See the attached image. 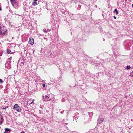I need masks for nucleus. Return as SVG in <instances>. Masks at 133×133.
I'll use <instances>...</instances> for the list:
<instances>
[{
  "label": "nucleus",
  "mask_w": 133,
  "mask_h": 133,
  "mask_svg": "<svg viewBox=\"0 0 133 133\" xmlns=\"http://www.w3.org/2000/svg\"><path fill=\"white\" fill-rule=\"evenodd\" d=\"M7 30L5 28L2 24H0V35H5L7 32Z\"/></svg>",
  "instance_id": "f257e3e1"
},
{
  "label": "nucleus",
  "mask_w": 133,
  "mask_h": 133,
  "mask_svg": "<svg viewBox=\"0 0 133 133\" xmlns=\"http://www.w3.org/2000/svg\"><path fill=\"white\" fill-rule=\"evenodd\" d=\"M14 109L16 110L18 112H20L21 111V108L17 104H15L14 106Z\"/></svg>",
  "instance_id": "f03ea898"
},
{
  "label": "nucleus",
  "mask_w": 133,
  "mask_h": 133,
  "mask_svg": "<svg viewBox=\"0 0 133 133\" xmlns=\"http://www.w3.org/2000/svg\"><path fill=\"white\" fill-rule=\"evenodd\" d=\"M11 62L10 59L9 58L7 60V63L5 64V67L7 69H9L11 68V65L10 63Z\"/></svg>",
  "instance_id": "7ed1b4c3"
},
{
  "label": "nucleus",
  "mask_w": 133,
  "mask_h": 133,
  "mask_svg": "<svg viewBox=\"0 0 133 133\" xmlns=\"http://www.w3.org/2000/svg\"><path fill=\"white\" fill-rule=\"evenodd\" d=\"M104 119L102 117H99L98 119V123L101 124L104 121Z\"/></svg>",
  "instance_id": "20e7f679"
},
{
  "label": "nucleus",
  "mask_w": 133,
  "mask_h": 133,
  "mask_svg": "<svg viewBox=\"0 0 133 133\" xmlns=\"http://www.w3.org/2000/svg\"><path fill=\"white\" fill-rule=\"evenodd\" d=\"M28 42L31 45H33L34 43V41L33 38H30Z\"/></svg>",
  "instance_id": "39448f33"
},
{
  "label": "nucleus",
  "mask_w": 133,
  "mask_h": 133,
  "mask_svg": "<svg viewBox=\"0 0 133 133\" xmlns=\"http://www.w3.org/2000/svg\"><path fill=\"white\" fill-rule=\"evenodd\" d=\"M14 2H12V5L15 8L17 9L18 7V6L17 5V3H14Z\"/></svg>",
  "instance_id": "423d86ee"
},
{
  "label": "nucleus",
  "mask_w": 133,
  "mask_h": 133,
  "mask_svg": "<svg viewBox=\"0 0 133 133\" xmlns=\"http://www.w3.org/2000/svg\"><path fill=\"white\" fill-rule=\"evenodd\" d=\"M11 3H12V2L14 3H17L18 2V0H10Z\"/></svg>",
  "instance_id": "0eeeda50"
},
{
  "label": "nucleus",
  "mask_w": 133,
  "mask_h": 133,
  "mask_svg": "<svg viewBox=\"0 0 133 133\" xmlns=\"http://www.w3.org/2000/svg\"><path fill=\"white\" fill-rule=\"evenodd\" d=\"M5 130L6 132H7L10 131V129L6 128L5 129Z\"/></svg>",
  "instance_id": "6e6552de"
},
{
  "label": "nucleus",
  "mask_w": 133,
  "mask_h": 133,
  "mask_svg": "<svg viewBox=\"0 0 133 133\" xmlns=\"http://www.w3.org/2000/svg\"><path fill=\"white\" fill-rule=\"evenodd\" d=\"M7 53L8 54H10V52H11V51L8 49H7Z\"/></svg>",
  "instance_id": "1a4fd4ad"
},
{
  "label": "nucleus",
  "mask_w": 133,
  "mask_h": 133,
  "mask_svg": "<svg viewBox=\"0 0 133 133\" xmlns=\"http://www.w3.org/2000/svg\"><path fill=\"white\" fill-rule=\"evenodd\" d=\"M37 4V3L36 2H34L32 3V5L34 6H35V5H36V4Z\"/></svg>",
  "instance_id": "9d476101"
},
{
  "label": "nucleus",
  "mask_w": 133,
  "mask_h": 133,
  "mask_svg": "<svg viewBox=\"0 0 133 133\" xmlns=\"http://www.w3.org/2000/svg\"><path fill=\"white\" fill-rule=\"evenodd\" d=\"M114 11H115L116 12V13L117 14L118 13V12L117 11V10L116 9H115L114 10Z\"/></svg>",
  "instance_id": "9b49d317"
},
{
  "label": "nucleus",
  "mask_w": 133,
  "mask_h": 133,
  "mask_svg": "<svg viewBox=\"0 0 133 133\" xmlns=\"http://www.w3.org/2000/svg\"><path fill=\"white\" fill-rule=\"evenodd\" d=\"M43 31L44 32H45L46 33H47V31H48V29H45L43 30Z\"/></svg>",
  "instance_id": "f8f14e48"
},
{
  "label": "nucleus",
  "mask_w": 133,
  "mask_h": 133,
  "mask_svg": "<svg viewBox=\"0 0 133 133\" xmlns=\"http://www.w3.org/2000/svg\"><path fill=\"white\" fill-rule=\"evenodd\" d=\"M126 68L127 69H128L131 68V66H127Z\"/></svg>",
  "instance_id": "ddd939ff"
},
{
  "label": "nucleus",
  "mask_w": 133,
  "mask_h": 133,
  "mask_svg": "<svg viewBox=\"0 0 133 133\" xmlns=\"http://www.w3.org/2000/svg\"><path fill=\"white\" fill-rule=\"evenodd\" d=\"M34 101V100L33 99V100H32V102H30V103L29 104V105H30V104H32L33 103Z\"/></svg>",
  "instance_id": "4468645a"
},
{
  "label": "nucleus",
  "mask_w": 133,
  "mask_h": 133,
  "mask_svg": "<svg viewBox=\"0 0 133 133\" xmlns=\"http://www.w3.org/2000/svg\"><path fill=\"white\" fill-rule=\"evenodd\" d=\"M3 82V81L1 79H0V83H2Z\"/></svg>",
  "instance_id": "2eb2a0df"
},
{
  "label": "nucleus",
  "mask_w": 133,
  "mask_h": 133,
  "mask_svg": "<svg viewBox=\"0 0 133 133\" xmlns=\"http://www.w3.org/2000/svg\"><path fill=\"white\" fill-rule=\"evenodd\" d=\"M45 98H49V97L47 95H45Z\"/></svg>",
  "instance_id": "dca6fc26"
},
{
  "label": "nucleus",
  "mask_w": 133,
  "mask_h": 133,
  "mask_svg": "<svg viewBox=\"0 0 133 133\" xmlns=\"http://www.w3.org/2000/svg\"><path fill=\"white\" fill-rule=\"evenodd\" d=\"M42 86L43 87H45V84H42Z\"/></svg>",
  "instance_id": "f3484780"
},
{
  "label": "nucleus",
  "mask_w": 133,
  "mask_h": 133,
  "mask_svg": "<svg viewBox=\"0 0 133 133\" xmlns=\"http://www.w3.org/2000/svg\"><path fill=\"white\" fill-rule=\"evenodd\" d=\"M65 101V99H62V102H63V101Z\"/></svg>",
  "instance_id": "a211bd4d"
},
{
  "label": "nucleus",
  "mask_w": 133,
  "mask_h": 133,
  "mask_svg": "<svg viewBox=\"0 0 133 133\" xmlns=\"http://www.w3.org/2000/svg\"><path fill=\"white\" fill-rule=\"evenodd\" d=\"M8 108V106H7V107H5V108H2V109H5L6 108Z\"/></svg>",
  "instance_id": "6ab92c4d"
},
{
  "label": "nucleus",
  "mask_w": 133,
  "mask_h": 133,
  "mask_svg": "<svg viewBox=\"0 0 133 133\" xmlns=\"http://www.w3.org/2000/svg\"><path fill=\"white\" fill-rule=\"evenodd\" d=\"M114 18L115 19H116V17L115 16H114Z\"/></svg>",
  "instance_id": "aec40b11"
},
{
  "label": "nucleus",
  "mask_w": 133,
  "mask_h": 133,
  "mask_svg": "<svg viewBox=\"0 0 133 133\" xmlns=\"http://www.w3.org/2000/svg\"><path fill=\"white\" fill-rule=\"evenodd\" d=\"M20 133H25L24 131H23L22 132H21Z\"/></svg>",
  "instance_id": "412c9836"
},
{
  "label": "nucleus",
  "mask_w": 133,
  "mask_h": 133,
  "mask_svg": "<svg viewBox=\"0 0 133 133\" xmlns=\"http://www.w3.org/2000/svg\"><path fill=\"white\" fill-rule=\"evenodd\" d=\"M37 1V0H34V2H36Z\"/></svg>",
  "instance_id": "4be33fe9"
},
{
  "label": "nucleus",
  "mask_w": 133,
  "mask_h": 133,
  "mask_svg": "<svg viewBox=\"0 0 133 133\" xmlns=\"http://www.w3.org/2000/svg\"><path fill=\"white\" fill-rule=\"evenodd\" d=\"M2 10V8L1 7H0V11H1Z\"/></svg>",
  "instance_id": "5701e85b"
},
{
  "label": "nucleus",
  "mask_w": 133,
  "mask_h": 133,
  "mask_svg": "<svg viewBox=\"0 0 133 133\" xmlns=\"http://www.w3.org/2000/svg\"><path fill=\"white\" fill-rule=\"evenodd\" d=\"M132 6L133 8V4L132 5Z\"/></svg>",
  "instance_id": "b1692460"
},
{
  "label": "nucleus",
  "mask_w": 133,
  "mask_h": 133,
  "mask_svg": "<svg viewBox=\"0 0 133 133\" xmlns=\"http://www.w3.org/2000/svg\"><path fill=\"white\" fill-rule=\"evenodd\" d=\"M1 43H0V47L1 46Z\"/></svg>",
  "instance_id": "393cba45"
},
{
  "label": "nucleus",
  "mask_w": 133,
  "mask_h": 133,
  "mask_svg": "<svg viewBox=\"0 0 133 133\" xmlns=\"http://www.w3.org/2000/svg\"><path fill=\"white\" fill-rule=\"evenodd\" d=\"M48 31H50V30L49 29H48Z\"/></svg>",
  "instance_id": "a878e982"
},
{
  "label": "nucleus",
  "mask_w": 133,
  "mask_h": 133,
  "mask_svg": "<svg viewBox=\"0 0 133 133\" xmlns=\"http://www.w3.org/2000/svg\"><path fill=\"white\" fill-rule=\"evenodd\" d=\"M46 100H47L48 101H49V100H48V99H47Z\"/></svg>",
  "instance_id": "bb28decb"
},
{
  "label": "nucleus",
  "mask_w": 133,
  "mask_h": 133,
  "mask_svg": "<svg viewBox=\"0 0 133 133\" xmlns=\"http://www.w3.org/2000/svg\"><path fill=\"white\" fill-rule=\"evenodd\" d=\"M6 131H5V132H4V133H6Z\"/></svg>",
  "instance_id": "cd10ccee"
},
{
  "label": "nucleus",
  "mask_w": 133,
  "mask_h": 133,
  "mask_svg": "<svg viewBox=\"0 0 133 133\" xmlns=\"http://www.w3.org/2000/svg\"><path fill=\"white\" fill-rule=\"evenodd\" d=\"M1 56V54H0V56Z\"/></svg>",
  "instance_id": "c85d7f7f"
},
{
  "label": "nucleus",
  "mask_w": 133,
  "mask_h": 133,
  "mask_svg": "<svg viewBox=\"0 0 133 133\" xmlns=\"http://www.w3.org/2000/svg\"><path fill=\"white\" fill-rule=\"evenodd\" d=\"M132 76L133 77V76Z\"/></svg>",
  "instance_id": "c756f323"
}]
</instances>
